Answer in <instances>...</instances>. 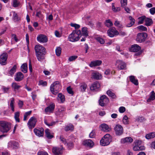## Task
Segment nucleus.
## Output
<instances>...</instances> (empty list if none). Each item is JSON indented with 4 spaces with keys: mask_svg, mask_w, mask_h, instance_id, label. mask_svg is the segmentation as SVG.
Wrapping results in <instances>:
<instances>
[{
    "mask_svg": "<svg viewBox=\"0 0 155 155\" xmlns=\"http://www.w3.org/2000/svg\"><path fill=\"white\" fill-rule=\"evenodd\" d=\"M44 121L45 124L49 127L54 125L56 123V122L55 121L52 122L50 123H49L48 122L47 120L45 119H44Z\"/></svg>",
    "mask_w": 155,
    "mask_h": 155,
    "instance_id": "42",
    "label": "nucleus"
},
{
    "mask_svg": "<svg viewBox=\"0 0 155 155\" xmlns=\"http://www.w3.org/2000/svg\"><path fill=\"white\" fill-rule=\"evenodd\" d=\"M35 50L37 60L40 62H42L45 59L47 53L46 49L40 45H38L35 46Z\"/></svg>",
    "mask_w": 155,
    "mask_h": 155,
    "instance_id": "1",
    "label": "nucleus"
},
{
    "mask_svg": "<svg viewBox=\"0 0 155 155\" xmlns=\"http://www.w3.org/2000/svg\"><path fill=\"white\" fill-rule=\"evenodd\" d=\"M121 4L122 6H124L127 5V0H121Z\"/></svg>",
    "mask_w": 155,
    "mask_h": 155,
    "instance_id": "53",
    "label": "nucleus"
},
{
    "mask_svg": "<svg viewBox=\"0 0 155 155\" xmlns=\"http://www.w3.org/2000/svg\"><path fill=\"white\" fill-rule=\"evenodd\" d=\"M36 121L37 120L35 117H31L29 120L28 124L31 128H34L35 125Z\"/></svg>",
    "mask_w": 155,
    "mask_h": 155,
    "instance_id": "13",
    "label": "nucleus"
},
{
    "mask_svg": "<svg viewBox=\"0 0 155 155\" xmlns=\"http://www.w3.org/2000/svg\"><path fill=\"white\" fill-rule=\"evenodd\" d=\"M60 88L59 82L57 81H55L50 86L51 91L54 95L56 94L58 92Z\"/></svg>",
    "mask_w": 155,
    "mask_h": 155,
    "instance_id": "6",
    "label": "nucleus"
},
{
    "mask_svg": "<svg viewBox=\"0 0 155 155\" xmlns=\"http://www.w3.org/2000/svg\"><path fill=\"white\" fill-rule=\"evenodd\" d=\"M126 109L124 107H120L119 108V111L120 113H123L125 112Z\"/></svg>",
    "mask_w": 155,
    "mask_h": 155,
    "instance_id": "56",
    "label": "nucleus"
},
{
    "mask_svg": "<svg viewBox=\"0 0 155 155\" xmlns=\"http://www.w3.org/2000/svg\"><path fill=\"white\" fill-rule=\"evenodd\" d=\"M12 19L15 22L19 21L20 20V18L18 16L17 14L15 12H13Z\"/></svg>",
    "mask_w": 155,
    "mask_h": 155,
    "instance_id": "26",
    "label": "nucleus"
},
{
    "mask_svg": "<svg viewBox=\"0 0 155 155\" xmlns=\"http://www.w3.org/2000/svg\"><path fill=\"white\" fill-rule=\"evenodd\" d=\"M14 99L13 98H12L11 99V102L10 104V106L11 107H14Z\"/></svg>",
    "mask_w": 155,
    "mask_h": 155,
    "instance_id": "64",
    "label": "nucleus"
},
{
    "mask_svg": "<svg viewBox=\"0 0 155 155\" xmlns=\"http://www.w3.org/2000/svg\"><path fill=\"white\" fill-rule=\"evenodd\" d=\"M7 57L8 55L6 53L2 54L0 56V64L2 65H6Z\"/></svg>",
    "mask_w": 155,
    "mask_h": 155,
    "instance_id": "11",
    "label": "nucleus"
},
{
    "mask_svg": "<svg viewBox=\"0 0 155 155\" xmlns=\"http://www.w3.org/2000/svg\"><path fill=\"white\" fill-rule=\"evenodd\" d=\"M114 25L116 27H118L119 28H123V26L122 24H121L120 22L117 21H115L114 23Z\"/></svg>",
    "mask_w": 155,
    "mask_h": 155,
    "instance_id": "44",
    "label": "nucleus"
},
{
    "mask_svg": "<svg viewBox=\"0 0 155 155\" xmlns=\"http://www.w3.org/2000/svg\"><path fill=\"white\" fill-rule=\"evenodd\" d=\"M112 9L113 11L114 12H116L119 11L120 10V8L119 7L117 8H116L114 6V3L112 4Z\"/></svg>",
    "mask_w": 155,
    "mask_h": 155,
    "instance_id": "52",
    "label": "nucleus"
},
{
    "mask_svg": "<svg viewBox=\"0 0 155 155\" xmlns=\"http://www.w3.org/2000/svg\"><path fill=\"white\" fill-rule=\"evenodd\" d=\"M95 130H93L90 134L89 136L91 138H93L95 137Z\"/></svg>",
    "mask_w": 155,
    "mask_h": 155,
    "instance_id": "51",
    "label": "nucleus"
},
{
    "mask_svg": "<svg viewBox=\"0 0 155 155\" xmlns=\"http://www.w3.org/2000/svg\"><path fill=\"white\" fill-rule=\"evenodd\" d=\"M37 39H47V37L44 35L40 34L37 37Z\"/></svg>",
    "mask_w": 155,
    "mask_h": 155,
    "instance_id": "50",
    "label": "nucleus"
},
{
    "mask_svg": "<svg viewBox=\"0 0 155 155\" xmlns=\"http://www.w3.org/2000/svg\"><path fill=\"white\" fill-rule=\"evenodd\" d=\"M92 78L95 79L99 80L101 78V74L98 72H94L92 73Z\"/></svg>",
    "mask_w": 155,
    "mask_h": 155,
    "instance_id": "25",
    "label": "nucleus"
},
{
    "mask_svg": "<svg viewBox=\"0 0 155 155\" xmlns=\"http://www.w3.org/2000/svg\"><path fill=\"white\" fill-rule=\"evenodd\" d=\"M67 90L68 93L69 94H73V91L70 86L68 87H67Z\"/></svg>",
    "mask_w": 155,
    "mask_h": 155,
    "instance_id": "55",
    "label": "nucleus"
},
{
    "mask_svg": "<svg viewBox=\"0 0 155 155\" xmlns=\"http://www.w3.org/2000/svg\"><path fill=\"white\" fill-rule=\"evenodd\" d=\"M119 32V34L120 35L122 36H124L127 35L126 32L122 31H120Z\"/></svg>",
    "mask_w": 155,
    "mask_h": 155,
    "instance_id": "57",
    "label": "nucleus"
},
{
    "mask_svg": "<svg viewBox=\"0 0 155 155\" xmlns=\"http://www.w3.org/2000/svg\"><path fill=\"white\" fill-rule=\"evenodd\" d=\"M20 115V113L19 112H17L15 114L14 118L15 120V121L17 122H20V119H19V117Z\"/></svg>",
    "mask_w": 155,
    "mask_h": 155,
    "instance_id": "39",
    "label": "nucleus"
},
{
    "mask_svg": "<svg viewBox=\"0 0 155 155\" xmlns=\"http://www.w3.org/2000/svg\"><path fill=\"white\" fill-rule=\"evenodd\" d=\"M12 3L13 6L14 7H18L19 4L17 0H12Z\"/></svg>",
    "mask_w": 155,
    "mask_h": 155,
    "instance_id": "45",
    "label": "nucleus"
},
{
    "mask_svg": "<svg viewBox=\"0 0 155 155\" xmlns=\"http://www.w3.org/2000/svg\"><path fill=\"white\" fill-rule=\"evenodd\" d=\"M133 141V139L130 137H127L121 139V143H131Z\"/></svg>",
    "mask_w": 155,
    "mask_h": 155,
    "instance_id": "22",
    "label": "nucleus"
},
{
    "mask_svg": "<svg viewBox=\"0 0 155 155\" xmlns=\"http://www.w3.org/2000/svg\"><path fill=\"white\" fill-rule=\"evenodd\" d=\"M38 155H48V154L45 151H40L38 153Z\"/></svg>",
    "mask_w": 155,
    "mask_h": 155,
    "instance_id": "54",
    "label": "nucleus"
},
{
    "mask_svg": "<svg viewBox=\"0 0 155 155\" xmlns=\"http://www.w3.org/2000/svg\"><path fill=\"white\" fill-rule=\"evenodd\" d=\"M112 141V137L109 134H105L100 141V144L103 146L108 145Z\"/></svg>",
    "mask_w": 155,
    "mask_h": 155,
    "instance_id": "4",
    "label": "nucleus"
},
{
    "mask_svg": "<svg viewBox=\"0 0 155 155\" xmlns=\"http://www.w3.org/2000/svg\"><path fill=\"white\" fill-rule=\"evenodd\" d=\"M24 77L23 74L21 72H19L16 73L15 80L17 81H20L23 79Z\"/></svg>",
    "mask_w": 155,
    "mask_h": 155,
    "instance_id": "16",
    "label": "nucleus"
},
{
    "mask_svg": "<svg viewBox=\"0 0 155 155\" xmlns=\"http://www.w3.org/2000/svg\"><path fill=\"white\" fill-rule=\"evenodd\" d=\"M60 139L61 140V141L64 144H66V140L64 138V137L62 136H61L60 137Z\"/></svg>",
    "mask_w": 155,
    "mask_h": 155,
    "instance_id": "60",
    "label": "nucleus"
},
{
    "mask_svg": "<svg viewBox=\"0 0 155 155\" xmlns=\"http://www.w3.org/2000/svg\"><path fill=\"white\" fill-rule=\"evenodd\" d=\"M153 23V22L151 19L146 17L145 19V25L147 26H149L151 25Z\"/></svg>",
    "mask_w": 155,
    "mask_h": 155,
    "instance_id": "33",
    "label": "nucleus"
},
{
    "mask_svg": "<svg viewBox=\"0 0 155 155\" xmlns=\"http://www.w3.org/2000/svg\"><path fill=\"white\" fill-rule=\"evenodd\" d=\"M108 35L110 37H113L114 36L119 35V32L114 27H112L110 28L107 31Z\"/></svg>",
    "mask_w": 155,
    "mask_h": 155,
    "instance_id": "7",
    "label": "nucleus"
},
{
    "mask_svg": "<svg viewBox=\"0 0 155 155\" xmlns=\"http://www.w3.org/2000/svg\"><path fill=\"white\" fill-rule=\"evenodd\" d=\"M130 52H136L134 55V56H139L140 55L142 51L141 50V47L137 44L132 45L129 48Z\"/></svg>",
    "mask_w": 155,
    "mask_h": 155,
    "instance_id": "5",
    "label": "nucleus"
},
{
    "mask_svg": "<svg viewBox=\"0 0 155 155\" xmlns=\"http://www.w3.org/2000/svg\"><path fill=\"white\" fill-rule=\"evenodd\" d=\"M58 99H60L61 102L63 103L65 101L64 96L61 93H60L58 94Z\"/></svg>",
    "mask_w": 155,
    "mask_h": 155,
    "instance_id": "40",
    "label": "nucleus"
},
{
    "mask_svg": "<svg viewBox=\"0 0 155 155\" xmlns=\"http://www.w3.org/2000/svg\"><path fill=\"white\" fill-rule=\"evenodd\" d=\"M123 123L125 124H127L128 123V120L127 117V115H125L123 119Z\"/></svg>",
    "mask_w": 155,
    "mask_h": 155,
    "instance_id": "46",
    "label": "nucleus"
},
{
    "mask_svg": "<svg viewBox=\"0 0 155 155\" xmlns=\"http://www.w3.org/2000/svg\"><path fill=\"white\" fill-rule=\"evenodd\" d=\"M82 33L80 30L73 31L69 36V39H79L82 35L86 38L88 36V31L87 28L86 27H84L82 28Z\"/></svg>",
    "mask_w": 155,
    "mask_h": 155,
    "instance_id": "2",
    "label": "nucleus"
},
{
    "mask_svg": "<svg viewBox=\"0 0 155 155\" xmlns=\"http://www.w3.org/2000/svg\"><path fill=\"white\" fill-rule=\"evenodd\" d=\"M29 70L31 72H32V67L31 64V62L30 60H29Z\"/></svg>",
    "mask_w": 155,
    "mask_h": 155,
    "instance_id": "62",
    "label": "nucleus"
},
{
    "mask_svg": "<svg viewBox=\"0 0 155 155\" xmlns=\"http://www.w3.org/2000/svg\"><path fill=\"white\" fill-rule=\"evenodd\" d=\"M150 12L152 15H154L155 13V7L151 8L150 9Z\"/></svg>",
    "mask_w": 155,
    "mask_h": 155,
    "instance_id": "59",
    "label": "nucleus"
},
{
    "mask_svg": "<svg viewBox=\"0 0 155 155\" xmlns=\"http://www.w3.org/2000/svg\"><path fill=\"white\" fill-rule=\"evenodd\" d=\"M100 127L101 130L105 132H109L111 130V129L110 127L107 124H102L100 126Z\"/></svg>",
    "mask_w": 155,
    "mask_h": 155,
    "instance_id": "17",
    "label": "nucleus"
},
{
    "mask_svg": "<svg viewBox=\"0 0 155 155\" xmlns=\"http://www.w3.org/2000/svg\"><path fill=\"white\" fill-rule=\"evenodd\" d=\"M134 151L143 150L145 149V147L143 146H135L133 147Z\"/></svg>",
    "mask_w": 155,
    "mask_h": 155,
    "instance_id": "35",
    "label": "nucleus"
},
{
    "mask_svg": "<svg viewBox=\"0 0 155 155\" xmlns=\"http://www.w3.org/2000/svg\"><path fill=\"white\" fill-rule=\"evenodd\" d=\"M78 58V56L73 55L70 56L68 58V61H74Z\"/></svg>",
    "mask_w": 155,
    "mask_h": 155,
    "instance_id": "47",
    "label": "nucleus"
},
{
    "mask_svg": "<svg viewBox=\"0 0 155 155\" xmlns=\"http://www.w3.org/2000/svg\"><path fill=\"white\" fill-rule=\"evenodd\" d=\"M129 79L130 82L136 85H138V81L135 78L134 76L131 75L129 76Z\"/></svg>",
    "mask_w": 155,
    "mask_h": 155,
    "instance_id": "23",
    "label": "nucleus"
},
{
    "mask_svg": "<svg viewBox=\"0 0 155 155\" xmlns=\"http://www.w3.org/2000/svg\"><path fill=\"white\" fill-rule=\"evenodd\" d=\"M39 84L40 85H42L43 86H46L47 84L46 81H39Z\"/></svg>",
    "mask_w": 155,
    "mask_h": 155,
    "instance_id": "58",
    "label": "nucleus"
},
{
    "mask_svg": "<svg viewBox=\"0 0 155 155\" xmlns=\"http://www.w3.org/2000/svg\"><path fill=\"white\" fill-rule=\"evenodd\" d=\"M115 134L117 136H120L123 133L124 130L123 127L120 125H117L114 128Z\"/></svg>",
    "mask_w": 155,
    "mask_h": 155,
    "instance_id": "8",
    "label": "nucleus"
},
{
    "mask_svg": "<svg viewBox=\"0 0 155 155\" xmlns=\"http://www.w3.org/2000/svg\"><path fill=\"white\" fill-rule=\"evenodd\" d=\"M19 146L18 143L15 141H9L8 144V147L12 148L13 149H18Z\"/></svg>",
    "mask_w": 155,
    "mask_h": 155,
    "instance_id": "12",
    "label": "nucleus"
},
{
    "mask_svg": "<svg viewBox=\"0 0 155 155\" xmlns=\"http://www.w3.org/2000/svg\"><path fill=\"white\" fill-rule=\"evenodd\" d=\"M61 48L59 47H57L55 50L56 55L58 56H59L61 53Z\"/></svg>",
    "mask_w": 155,
    "mask_h": 155,
    "instance_id": "41",
    "label": "nucleus"
},
{
    "mask_svg": "<svg viewBox=\"0 0 155 155\" xmlns=\"http://www.w3.org/2000/svg\"><path fill=\"white\" fill-rule=\"evenodd\" d=\"M70 25L72 27H74L75 29H78L80 27V25L75 23H71L70 24Z\"/></svg>",
    "mask_w": 155,
    "mask_h": 155,
    "instance_id": "49",
    "label": "nucleus"
},
{
    "mask_svg": "<svg viewBox=\"0 0 155 155\" xmlns=\"http://www.w3.org/2000/svg\"><path fill=\"white\" fill-rule=\"evenodd\" d=\"M74 130V126L71 124H69L66 125L64 128V130L66 131H72Z\"/></svg>",
    "mask_w": 155,
    "mask_h": 155,
    "instance_id": "30",
    "label": "nucleus"
},
{
    "mask_svg": "<svg viewBox=\"0 0 155 155\" xmlns=\"http://www.w3.org/2000/svg\"><path fill=\"white\" fill-rule=\"evenodd\" d=\"M100 86V83L98 81L94 82L91 84L90 87V88L92 91H95L99 88Z\"/></svg>",
    "mask_w": 155,
    "mask_h": 155,
    "instance_id": "14",
    "label": "nucleus"
},
{
    "mask_svg": "<svg viewBox=\"0 0 155 155\" xmlns=\"http://www.w3.org/2000/svg\"><path fill=\"white\" fill-rule=\"evenodd\" d=\"M11 86L12 88L13 89L14 91L18 90L21 87V86L19 85L16 82L12 83V84Z\"/></svg>",
    "mask_w": 155,
    "mask_h": 155,
    "instance_id": "27",
    "label": "nucleus"
},
{
    "mask_svg": "<svg viewBox=\"0 0 155 155\" xmlns=\"http://www.w3.org/2000/svg\"><path fill=\"white\" fill-rule=\"evenodd\" d=\"M138 29L142 31H146L147 28L143 25H140L137 27Z\"/></svg>",
    "mask_w": 155,
    "mask_h": 155,
    "instance_id": "48",
    "label": "nucleus"
},
{
    "mask_svg": "<svg viewBox=\"0 0 155 155\" xmlns=\"http://www.w3.org/2000/svg\"><path fill=\"white\" fill-rule=\"evenodd\" d=\"M147 35L146 33H140L137 34V39H146Z\"/></svg>",
    "mask_w": 155,
    "mask_h": 155,
    "instance_id": "24",
    "label": "nucleus"
},
{
    "mask_svg": "<svg viewBox=\"0 0 155 155\" xmlns=\"http://www.w3.org/2000/svg\"><path fill=\"white\" fill-rule=\"evenodd\" d=\"M45 132L46 137L48 139H51L53 137V135L51 134L50 130L48 129H46L45 130Z\"/></svg>",
    "mask_w": 155,
    "mask_h": 155,
    "instance_id": "31",
    "label": "nucleus"
},
{
    "mask_svg": "<svg viewBox=\"0 0 155 155\" xmlns=\"http://www.w3.org/2000/svg\"><path fill=\"white\" fill-rule=\"evenodd\" d=\"M17 66L15 65L8 72V74L11 76H12L16 71Z\"/></svg>",
    "mask_w": 155,
    "mask_h": 155,
    "instance_id": "29",
    "label": "nucleus"
},
{
    "mask_svg": "<svg viewBox=\"0 0 155 155\" xmlns=\"http://www.w3.org/2000/svg\"><path fill=\"white\" fill-rule=\"evenodd\" d=\"M21 71L24 73H26L28 71V65L26 63H24L21 67Z\"/></svg>",
    "mask_w": 155,
    "mask_h": 155,
    "instance_id": "28",
    "label": "nucleus"
},
{
    "mask_svg": "<svg viewBox=\"0 0 155 155\" xmlns=\"http://www.w3.org/2000/svg\"><path fill=\"white\" fill-rule=\"evenodd\" d=\"M11 129L10 123L5 121H0V131L3 133H7Z\"/></svg>",
    "mask_w": 155,
    "mask_h": 155,
    "instance_id": "3",
    "label": "nucleus"
},
{
    "mask_svg": "<svg viewBox=\"0 0 155 155\" xmlns=\"http://www.w3.org/2000/svg\"><path fill=\"white\" fill-rule=\"evenodd\" d=\"M34 131L35 134L38 137H42L44 135V130L43 128H40L38 129L35 128Z\"/></svg>",
    "mask_w": 155,
    "mask_h": 155,
    "instance_id": "15",
    "label": "nucleus"
},
{
    "mask_svg": "<svg viewBox=\"0 0 155 155\" xmlns=\"http://www.w3.org/2000/svg\"><path fill=\"white\" fill-rule=\"evenodd\" d=\"M37 40L41 43H46L48 41V39H37Z\"/></svg>",
    "mask_w": 155,
    "mask_h": 155,
    "instance_id": "63",
    "label": "nucleus"
},
{
    "mask_svg": "<svg viewBox=\"0 0 155 155\" xmlns=\"http://www.w3.org/2000/svg\"><path fill=\"white\" fill-rule=\"evenodd\" d=\"M94 143L93 141L90 140L88 139L84 141L83 144L87 146L92 147L94 145Z\"/></svg>",
    "mask_w": 155,
    "mask_h": 155,
    "instance_id": "21",
    "label": "nucleus"
},
{
    "mask_svg": "<svg viewBox=\"0 0 155 155\" xmlns=\"http://www.w3.org/2000/svg\"><path fill=\"white\" fill-rule=\"evenodd\" d=\"M155 137V132H152L147 134L146 138L147 139H150Z\"/></svg>",
    "mask_w": 155,
    "mask_h": 155,
    "instance_id": "36",
    "label": "nucleus"
},
{
    "mask_svg": "<svg viewBox=\"0 0 155 155\" xmlns=\"http://www.w3.org/2000/svg\"><path fill=\"white\" fill-rule=\"evenodd\" d=\"M107 94L112 98L115 99L116 98V96L114 93H113L110 90L107 91Z\"/></svg>",
    "mask_w": 155,
    "mask_h": 155,
    "instance_id": "37",
    "label": "nucleus"
},
{
    "mask_svg": "<svg viewBox=\"0 0 155 155\" xmlns=\"http://www.w3.org/2000/svg\"><path fill=\"white\" fill-rule=\"evenodd\" d=\"M115 65L119 70L124 69L126 67V64L120 60H117L116 62Z\"/></svg>",
    "mask_w": 155,
    "mask_h": 155,
    "instance_id": "10",
    "label": "nucleus"
},
{
    "mask_svg": "<svg viewBox=\"0 0 155 155\" xmlns=\"http://www.w3.org/2000/svg\"><path fill=\"white\" fill-rule=\"evenodd\" d=\"M146 18V17L145 16H142L141 17H139L138 18L139 21L138 22V24H142L144 21L145 20Z\"/></svg>",
    "mask_w": 155,
    "mask_h": 155,
    "instance_id": "43",
    "label": "nucleus"
},
{
    "mask_svg": "<svg viewBox=\"0 0 155 155\" xmlns=\"http://www.w3.org/2000/svg\"><path fill=\"white\" fill-rule=\"evenodd\" d=\"M55 107L54 104H50L48 107L45 109V111L46 113L49 112L52 113L54 111Z\"/></svg>",
    "mask_w": 155,
    "mask_h": 155,
    "instance_id": "20",
    "label": "nucleus"
},
{
    "mask_svg": "<svg viewBox=\"0 0 155 155\" xmlns=\"http://www.w3.org/2000/svg\"><path fill=\"white\" fill-rule=\"evenodd\" d=\"M52 152L55 155H61L62 153V149L58 147H54Z\"/></svg>",
    "mask_w": 155,
    "mask_h": 155,
    "instance_id": "18",
    "label": "nucleus"
},
{
    "mask_svg": "<svg viewBox=\"0 0 155 155\" xmlns=\"http://www.w3.org/2000/svg\"><path fill=\"white\" fill-rule=\"evenodd\" d=\"M87 87V85L85 82H82L80 84V89L81 92H85Z\"/></svg>",
    "mask_w": 155,
    "mask_h": 155,
    "instance_id": "32",
    "label": "nucleus"
},
{
    "mask_svg": "<svg viewBox=\"0 0 155 155\" xmlns=\"http://www.w3.org/2000/svg\"><path fill=\"white\" fill-rule=\"evenodd\" d=\"M155 93L154 91H152L151 93L150 97L147 100V101L148 102H150L151 101H153L155 99Z\"/></svg>",
    "mask_w": 155,
    "mask_h": 155,
    "instance_id": "34",
    "label": "nucleus"
},
{
    "mask_svg": "<svg viewBox=\"0 0 155 155\" xmlns=\"http://www.w3.org/2000/svg\"><path fill=\"white\" fill-rule=\"evenodd\" d=\"M105 24L107 27L112 26L113 25L112 22L110 19L106 20L105 22Z\"/></svg>",
    "mask_w": 155,
    "mask_h": 155,
    "instance_id": "38",
    "label": "nucleus"
},
{
    "mask_svg": "<svg viewBox=\"0 0 155 155\" xmlns=\"http://www.w3.org/2000/svg\"><path fill=\"white\" fill-rule=\"evenodd\" d=\"M102 63V61L101 60H97L94 61H92L89 66L91 67H93L96 66L100 65Z\"/></svg>",
    "mask_w": 155,
    "mask_h": 155,
    "instance_id": "19",
    "label": "nucleus"
},
{
    "mask_svg": "<svg viewBox=\"0 0 155 155\" xmlns=\"http://www.w3.org/2000/svg\"><path fill=\"white\" fill-rule=\"evenodd\" d=\"M99 101L100 105L101 106H104L105 102H108L109 101V100L106 95H103L101 97Z\"/></svg>",
    "mask_w": 155,
    "mask_h": 155,
    "instance_id": "9",
    "label": "nucleus"
},
{
    "mask_svg": "<svg viewBox=\"0 0 155 155\" xmlns=\"http://www.w3.org/2000/svg\"><path fill=\"white\" fill-rule=\"evenodd\" d=\"M134 143L135 145L140 146L142 143V141L140 140H136L135 141Z\"/></svg>",
    "mask_w": 155,
    "mask_h": 155,
    "instance_id": "61",
    "label": "nucleus"
}]
</instances>
